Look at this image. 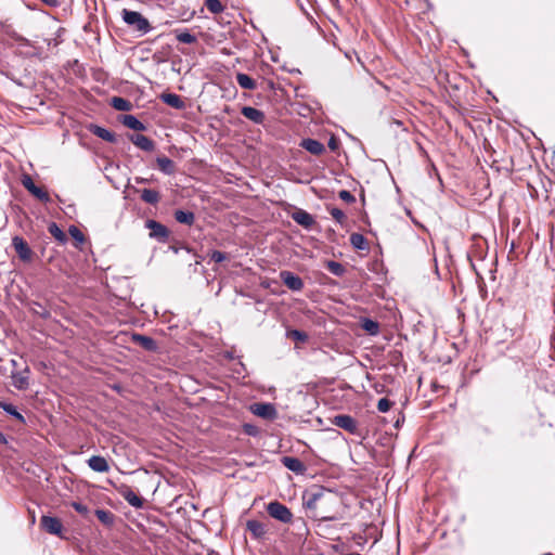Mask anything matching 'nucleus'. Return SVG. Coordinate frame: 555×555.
I'll return each instance as SVG.
<instances>
[{"label": "nucleus", "mask_w": 555, "mask_h": 555, "mask_svg": "<svg viewBox=\"0 0 555 555\" xmlns=\"http://www.w3.org/2000/svg\"><path fill=\"white\" fill-rule=\"evenodd\" d=\"M29 374L30 370L28 366H25L21 371H13L11 374L12 385L17 390H26L29 387Z\"/></svg>", "instance_id": "14"}, {"label": "nucleus", "mask_w": 555, "mask_h": 555, "mask_svg": "<svg viewBox=\"0 0 555 555\" xmlns=\"http://www.w3.org/2000/svg\"><path fill=\"white\" fill-rule=\"evenodd\" d=\"M350 245L353 249L364 251L369 250L370 245L367 238L359 232H353L350 234L349 237Z\"/></svg>", "instance_id": "27"}, {"label": "nucleus", "mask_w": 555, "mask_h": 555, "mask_svg": "<svg viewBox=\"0 0 555 555\" xmlns=\"http://www.w3.org/2000/svg\"><path fill=\"white\" fill-rule=\"evenodd\" d=\"M360 327L370 336H377L380 333L379 323L371 317H362L359 320Z\"/></svg>", "instance_id": "22"}, {"label": "nucleus", "mask_w": 555, "mask_h": 555, "mask_svg": "<svg viewBox=\"0 0 555 555\" xmlns=\"http://www.w3.org/2000/svg\"><path fill=\"white\" fill-rule=\"evenodd\" d=\"M338 197L348 204H353L356 202V196L348 190H340L338 192Z\"/></svg>", "instance_id": "46"}, {"label": "nucleus", "mask_w": 555, "mask_h": 555, "mask_svg": "<svg viewBox=\"0 0 555 555\" xmlns=\"http://www.w3.org/2000/svg\"><path fill=\"white\" fill-rule=\"evenodd\" d=\"M299 146L315 156L322 155L326 151L325 145L314 138L301 139Z\"/></svg>", "instance_id": "17"}, {"label": "nucleus", "mask_w": 555, "mask_h": 555, "mask_svg": "<svg viewBox=\"0 0 555 555\" xmlns=\"http://www.w3.org/2000/svg\"><path fill=\"white\" fill-rule=\"evenodd\" d=\"M22 184L27 191L30 190L34 185H36V183L29 175H24L22 177Z\"/></svg>", "instance_id": "48"}, {"label": "nucleus", "mask_w": 555, "mask_h": 555, "mask_svg": "<svg viewBox=\"0 0 555 555\" xmlns=\"http://www.w3.org/2000/svg\"><path fill=\"white\" fill-rule=\"evenodd\" d=\"M225 358H227V359H230V360H233V359H234V354H233V352H232V351H228V352L225 353Z\"/></svg>", "instance_id": "58"}, {"label": "nucleus", "mask_w": 555, "mask_h": 555, "mask_svg": "<svg viewBox=\"0 0 555 555\" xmlns=\"http://www.w3.org/2000/svg\"><path fill=\"white\" fill-rule=\"evenodd\" d=\"M12 247L17 254L18 258L23 262H31L34 257V251L30 248L27 241L20 235H15L12 237Z\"/></svg>", "instance_id": "8"}, {"label": "nucleus", "mask_w": 555, "mask_h": 555, "mask_svg": "<svg viewBox=\"0 0 555 555\" xmlns=\"http://www.w3.org/2000/svg\"><path fill=\"white\" fill-rule=\"evenodd\" d=\"M281 463L284 467L296 475H305L307 472L306 464L296 456H283L281 457Z\"/></svg>", "instance_id": "15"}, {"label": "nucleus", "mask_w": 555, "mask_h": 555, "mask_svg": "<svg viewBox=\"0 0 555 555\" xmlns=\"http://www.w3.org/2000/svg\"><path fill=\"white\" fill-rule=\"evenodd\" d=\"M43 4H46L47 7H50V8H56L60 5V1L59 0H40Z\"/></svg>", "instance_id": "51"}, {"label": "nucleus", "mask_w": 555, "mask_h": 555, "mask_svg": "<svg viewBox=\"0 0 555 555\" xmlns=\"http://www.w3.org/2000/svg\"><path fill=\"white\" fill-rule=\"evenodd\" d=\"M241 114L256 125H263L266 120L264 112L250 105L242 106Z\"/></svg>", "instance_id": "16"}, {"label": "nucleus", "mask_w": 555, "mask_h": 555, "mask_svg": "<svg viewBox=\"0 0 555 555\" xmlns=\"http://www.w3.org/2000/svg\"><path fill=\"white\" fill-rule=\"evenodd\" d=\"M392 405H393V401H391L390 399H388L386 397H383L377 401V410L380 413H387L391 409Z\"/></svg>", "instance_id": "43"}, {"label": "nucleus", "mask_w": 555, "mask_h": 555, "mask_svg": "<svg viewBox=\"0 0 555 555\" xmlns=\"http://www.w3.org/2000/svg\"><path fill=\"white\" fill-rule=\"evenodd\" d=\"M68 235L73 240V245L77 249H82V246L87 242L86 235L77 228L76 225L72 224L68 227Z\"/></svg>", "instance_id": "28"}, {"label": "nucleus", "mask_w": 555, "mask_h": 555, "mask_svg": "<svg viewBox=\"0 0 555 555\" xmlns=\"http://www.w3.org/2000/svg\"><path fill=\"white\" fill-rule=\"evenodd\" d=\"M134 181L137 184H147V183H150L151 180L147 178H143V177H135Z\"/></svg>", "instance_id": "54"}, {"label": "nucleus", "mask_w": 555, "mask_h": 555, "mask_svg": "<svg viewBox=\"0 0 555 555\" xmlns=\"http://www.w3.org/2000/svg\"><path fill=\"white\" fill-rule=\"evenodd\" d=\"M326 209L337 223L340 225L344 224L346 221V215L340 208L335 206H326Z\"/></svg>", "instance_id": "40"}, {"label": "nucleus", "mask_w": 555, "mask_h": 555, "mask_svg": "<svg viewBox=\"0 0 555 555\" xmlns=\"http://www.w3.org/2000/svg\"><path fill=\"white\" fill-rule=\"evenodd\" d=\"M288 216L300 227L307 231H311L317 224L315 217L307 210L293 206L288 211Z\"/></svg>", "instance_id": "3"}, {"label": "nucleus", "mask_w": 555, "mask_h": 555, "mask_svg": "<svg viewBox=\"0 0 555 555\" xmlns=\"http://www.w3.org/2000/svg\"><path fill=\"white\" fill-rule=\"evenodd\" d=\"M288 339L294 340L297 344H306L309 340V335L299 328L288 327L285 333Z\"/></svg>", "instance_id": "35"}, {"label": "nucleus", "mask_w": 555, "mask_h": 555, "mask_svg": "<svg viewBox=\"0 0 555 555\" xmlns=\"http://www.w3.org/2000/svg\"><path fill=\"white\" fill-rule=\"evenodd\" d=\"M125 335H129V340L145 351L157 352L159 349L157 341L151 336L137 332L125 333Z\"/></svg>", "instance_id": "7"}, {"label": "nucleus", "mask_w": 555, "mask_h": 555, "mask_svg": "<svg viewBox=\"0 0 555 555\" xmlns=\"http://www.w3.org/2000/svg\"><path fill=\"white\" fill-rule=\"evenodd\" d=\"M0 409L10 417L15 420L22 425L26 424V418L16 405L7 400H0Z\"/></svg>", "instance_id": "21"}, {"label": "nucleus", "mask_w": 555, "mask_h": 555, "mask_svg": "<svg viewBox=\"0 0 555 555\" xmlns=\"http://www.w3.org/2000/svg\"><path fill=\"white\" fill-rule=\"evenodd\" d=\"M404 420H405L404 414L402 412H399L398 417L396 418V421L393 423V427L399 429L403 425Z\"/></svg>", "instance_id": "49"}, {"label": "nucleus", "mask_w": 555, "mask_h": 555, "mask_svg": "<svg viewBox=\"0 0 555 555\" xmlns=\"http://www.w3.org/2000/svg\"><path fill=\"white\" fill-rule=\"evenodd\" d=\"M109 105L119 112H130L133 108V104L122 96L111 98Z\"/></svg>", "instance_id": "32"}, {"label": "nucleus", "mask_w": 555, "mask_h": 555, "mask_svg": "<svg viewBox=\"0 0 555 555\" xmlns=\"http://www.w3.org/2000/svg\"><path fill=\"white\" fill-rule=\"evenodd\" d=\"M175 220L184 225H193L195 222V214L189 209H176L173 212Z\"/></svg>", "instance_id": "26"}, {"label": "nucleus", "mask_w": 555, "mask_h": 555, "mask_svg": "<svg viewBox=\"0 0 555 555\" xmlns=\"http://www.w3.org/2000/svg\"><path fill=\"white\" fill-rule=\"evenodd\" d=\"M242 430L249 437H258L260 435V429L251 423H244L242 425Z\"/></svg>", "instance_id": "42"}, {"label": "nucleus", "mask_w": 555, "mask_h": 555, "mask_svg": "<svg viewBox=\"0 0 555 555\" xmlns=\"http://www.w3.org/2000/svg\"><path fill=\"white\" fill-rule=\"evenodd\" d=\"M331 421L333 425L346 430L350 435H358V422L350 414H337Z\"/></svg>", "instance_id": "10"}, {"label": "nucleus", "mask_w": 555, "mask_h": 555, "mask_svg": "<svg viewBox=\"0 0 555 555\" xmlns=\"http://www.w3.org/2000/svg\"><path fill=\"white\" fill-rule=\"evenodd\" d=\"M70 506L80 515L87 516L89 514V508L86 504L79 501L70 502Z\"/></svg>", "instance_id": "45"}, {"label": "nucleus", "mask_w": 555, "mask_h": 555, "mask_svg": "<svg viewBox=\"0 0 555 555\" xmlns=\"http://www.w3.org/2000/svg\"><path fill=\"white\" fill-rule=\"evenodd\" d=\"M229 259V255L224 251L214 249L210 253V260L216 263H221Z\"/></svg>", "instance_id": "44"}, {"label": "nucleus", "mask_w": 555, "mask_h": 555, "mask_svg": "<svg viewBox=\"0 0 555 555\" xmlns=\"http://www.w3.org/2000/svg\"><path fill=\"white\" fill-rule=\"evenodd\" d=\"M133 191L140 193V198L149 205L156 206L160 201V193L157 190L133 188Z\"/></svg>", "instance_id": "23"}, {"label": "nucleus", "mask_w": 555, "mask_h": 555, "mask_svg": "<svg viewBox=\"0 0 555 555\" xmlns=\"http://www.w3.org/2000/svg\"><path fill=\"white\" fill-rule=\"evenodd\" d=\"M266 511L271 518L282 524H291L293 520V513L291 508L278 500L267 503Z\"/></svg>", "instance_id": "2"}, {"label": "nucleus", "mask_w": 555, "mask_h": 555, "mask_svg": "<svg viewBox=\"0 0 555 555\" xmlns=\"http://www.w3.org/2000/svg\"><path fill=\"white\" fill-rule=\"evenodd\" d=\"M480 431L486 436H490L493 433L492 429L487 425L480 426Z\"/></svg>", "instance_id": "53"}, {"label": "nucleus", "mask_w": 555, "mask_h": 555, "mask_svg": "<svg viewBox=\"0 0 555 555\" xmlns=\"http://www.w3.org/2000/svg\"><path fill=\"white\" fill-rule=\"evenodd\" d=\"M323 266L328 272L338 278L344 276L347 272L346 267L343 263L332 259L324 260Z\"/></svg>", "instance_id": "33"}, {"label": "nucleus", "mask_w": 555, "mask_h": 555, "mask_svg": "<svg viewBox=\"0 0 555 555\" xmlns=\"http://www.w3.org/2000/svg\"><path fill=\"white\" fill-rule=\"evenodd\" d=\"M467 259H468V261H469V263H470V268L474 270V272L476 273V275H477L479 279H482V276L480 275V273L477 271V268H476V266H475V263H474V261H473V259H472V257H470V255H469V254L467 255Z\"/></svg>", "instance_id": "52"}, {"label": "nucleus", "mask_w": 555, "mask_h": 555, "mask_svg": "<svg viewBox=\"0 0 555 555\" xmlns=\"http://www.w3.org/2000/svg\"><path fill=\"white\" fill-rule=\"evenodd\" d=\"M237 85L245 90L254 91L257 89V81L245 73H237L235 76Z\"/></svg>", "instance_id": "30"}, {"label": "nucleus", "mask_w": 555, "mask_h": 555, "mask_svg": "<svg viewBox=\"0 0 555 555\" xmlns=\"http://www.w3.org/2000/svg\"><path fill=\"white\" fill-rule=\"evenodd\" d=\"M387 422H388V421H387V418H386V417H382V423H384V424H385V423H387Z\"/></svg>", "instance_id": "64"}, {"label": "nucleus", "mask_w": 555, "mask_h": 555, "mask_svg": "<svg viewBox=\"0 0 555 555\" xmlns=\"http://www.w3.org/2000/svg\"><path fill=\"white\" fill-rule=\"evenodd\" d=\"M117 492L130 506L137 509L144 507L145 500L139 495L130 486L122 483L117 488Z\"/></svg>", "instance_id": "6"}, {"label": "nucleus", "mask_w": 555, "mask_h": 555, "mask_svg": "<svg viewBox=\"0 0 555 555\" xmlns=\"http://www.w3.org/2000/svg\"><path fill=\"white\" fill-rule=\"evenodd\" d=\"M127 139L144 152H153L156 147L154 140L141 133H127Z\"/></svg>", "instance_id": "13"}, {"label": "nucleus", "mask_w": 555, "mask_h": 555, "mask_svg": "<svg viewBox=\"0 0 555 555\" xmlns=\"http://www.w3.org/2000/svg\"><path fill=\"white\" fill-rule=\"evenodd\" d=\"M156 164L159 171H162L166 176H170L175 172V162L165 155L157 156Z\"/></svg>", "instance_id": "29"}, {"label": "nucleus", "mask_w": 555, "mask_h": 555, "mask_svg": "<svg viewBox=\"0 0 555 555\" xmlns=\"http://www.w3.org/2000/svg\"><path fill=\"white\" fill-rule=\"evenodd\" d=\"M9 443L8 436L0 430V444L7 446Z\"/></svg>", "instance_id": "55"}, {"label": "nucleus", "mask_w": 555, "mask_h": 555, "mask_svg": "<svg viewBox=\"0 0 555 555\" xmlns=\"http://www.w3.org/2000/svg\"><path fill=\"white\" fill-rule=\"evenodd\" d=\"M204 4L206 9L212 14H220L225 9L220 0H205Z\"/></svg>", "instance_id": "39"}, {"label": "nucleus", "mask_w": 555, "mask_h": 555, "mask_svg": "<svg viewBox=\"0 0 555 555\" xmlns=\"http://www.w3.org/2000/svg\"><path fill=\"white\" fill-rule=\"evenodd\" d=\"M144 227L150 231L149 236L158 243H166L170 236V230L154 219H147Z\"/></svg>", "instance_id": "4"}, {"label": "nucleus", "mask_w": 555, "mask_h": 555, "mask_svg": "<svg viewBox=\"0 0 555 555\" xmlns=\"http://www.w3.org/2000/svg\"><path fill=\"white\" fill-rule=\"evenodd\" d=\"M280 279L292 292H300L305 286L302 279L297 273L289 270L280 271Z\"/></svg>", "instance_id": "11"}, {"label": "nucleus", "mask_w": 555, "mask_h": 555, "mask_svg": "<svg viewBox=\"0 0 555 555\" xmlns=\"http://www.w3.org/2000/svg\"><path fill=\"white\" fill-rule=\"evenodd\" d=\"M369 270L377 275H386L387 268L382 261L375 260L369 266Z\"/></svg>", "instance_id": "41"}, {"label": "nucleus", "mask_w": 555, "mask_h": 555, "mask_svg": "<svg viewBox=\"0 0 555 555\" xmlns=\"http://www.w3.org/2000/svg\"><path fill=\"white\" fill-rule=\"evenodd\" d=\"M94 515L106 527H112L115 524L116 516L109 509L96 508Z\"/></svg>", "instance_id": "31"}, {"label": "nucleus", "mask_w": 555, "mask_h": 555, "mask_svg": "<svg viewBox=\"0 0 555 555\" xmlns=\"http://www.w3.org/2000/svg\"><path fill=\"white\" fill-rule=\"evenodd\" d=\"M118 120L128 129L133 131H146L147 126L143 121H141L135 115L126 114L119 116Z\"/></svg>", "instance_id": "18"}, {"label": "nucleus", "mask_w": 555, "mask_h": 555, "mask_svg": "<svg viewBox=\"0 0 555 555\" xmlns=\"http://www.w3.org/2000/svg\"><path fill=\"white\" fill-rule=\"evenodd\" d=\"M159 100L172 107V108H176V109H184L185 108V102L184 100L182 99V96H180L179 94L177 93H173V92H168V91H165V92H162L159 94Z\"/></svg>", "instance_id": "19"}, {"label": "nucleus", "mask_w": 555, "mask_h": 555, "mask_svg": "<svg viewBox=\"0 0 555 555\" xmlns=\"http://www.w3.org/2000/svg\"><path fill=\"white\" fill-rule=\"evenodd\" d=\"M28 192L38 201L48 204L51 202V197L46 189L38 186L37 184L34 185Z\"/></svg>", "instance_id": "38"}, {"label": "nucleus", "mask_w": 555, "mask_h": 555, "mask_svg": "<svg viewBox=\"0 0 555 555\" xmlns=\"http://www.w3.org/2000/svg\"><path fill=\"white\" fill-rule=\"evenodd\" d=\"M48 231L61 245H65L67 243V234L59 227L56 222H50L48 225Z\"/></svg>", "instance_id": "36"}, {"label": "nucleus", "mask_w": 555, "mask_h": 555, "mask_svg": "<svg viewBox=\"0 0 555 555\" xmlns=\"http://www.w3.org/2000/svg\"><path fill=\"white\" fill-rule=\"evenodd\" d=\"M83 30H85V31H89V30H90V24H86V25L83 26Z\"/></svg>", "instance_id": "61"}, {"label": "nucleus", "mask_w": 555, "mask_h": 555, "mask_svg": "<svg viewBox=\"0 0 555 555\" xmlns=\"http://www.w3.org/2000/svg\"><path fill=\"white\" fill-rule=\"evenodd\" d=\"M23 2L25 3V5L29 9V10H37V4L36 3H33L28 0H23Z\"/></svg>", "instance_id": "56"}, {"label": "nucleus", "mask_w": 555, "mask_h": 555, "mask_svg": "<svg viewBox=\"0 0 555 555\" xmlns=\"http://www.w3.org/2000/svg\"><path fill=\"white\" fill-rule=\"evenodd\" d=\"M327 146L331 151L335 152L340 147V140L335 135H331L327 142Z\"/></svg>", "instance_id": "47"}, {"label": "nucleus", "mask_w": 555, "mask_h": 555, "mask_svg": "<svg viewBox=\"0 0 555 555\" xmlns=\"http://www.w3.org/2000/svg\"><path fill=\"white\" fill-rule=\"evenodd\" d=\"M121 20L141 35L149 34L153 29L150 21L138 11L122 9Z\"/></svg>", "instance_id": "1"}, {"label": "nucleus", "mask_w": 555, "mask_h": 555, "mask_svg": "<svg viewBox=\"0 0 555 555\" xmlns=\"http://www.w3.org/2000/svg\"><path fill=\"white\" fill-rule=\"evenodd\" d=\"M41 528L49 534L57 538H64V526L62 520L52 515H42L40 519Z\"/></svg>", "instance_id": "5"}, {"label": "nucleus", "mask_w": 555, "mask_h": 555, "mask_svg": "<svg viewBox=\"0 0 555 555\" xmlns=\"http://www.w3.org/2000/svg\"><path fill=\"white\" fill-rule=\"evenodd\" d=\"M109 388L117 393H122L124 391V386L120 383H114L109 385Z\"/></svg>", "instance_id": "50"}, {"label": "nucleus", "mask_w": 555, "mask_h": 555, "mask_svg": "<svg viewBox=\"0 0 555 555\" xmlns=\"http://www.w3.org/2000/svg\"><path fill=\"white\" fill-rule=\"evenodd\" d=\"M182 248H183V249H185L188 253H191V251H192V249H191L189 246H184V247H182Z\"/></svg>", "instance_id": "63"}, {"label": "nucleus", "mask_w": 555, "mask_h": 555, "mask_svg": "<svg viewBox=\"0 0 555 555\" xmlns=\"http://www.w3.org/2000/svg\"><path fill=\"white\" fill-rule=\"evenodd\" d=\"M30 311L34 315H37L42 320H48L51 318V312L39 301L31 302Z\"/></svg>", "instance_id": "37"}, {"label": "nucleus", "mask_w": 555, "mask_h": 555, "mask_svg": "<svg viewBox=\"0 0 555 555\" xmlns=\"http://www.w3.org/2000/svg\"><path fill=\"white\" fill-rule=\"evenodd\" d=\"M176 39L185 44H193L197 42V36L191 33L188 28L176 29L175 31Z\"/></svg>", "instance_id": "34"}, {"label": "nucleus", "mask_w": 555, "mask_h": 555, "mask_svg": "<svg viewBox=\"0 0 555 555\" xmlns=\"http://www.w3.org/2000/svg\"><path fill=\"white\" fill-rule=\"evenodd\" d=\"M86 129L90 133L94 134L95 137L102 139L108 143H118V141H119V139L115 132H113L109 129H107L103 126H100L98 124L90 122L86 126Z\"/></svg>", "instance_id": "12"}, {"label": "nucleus", "mask_w": 555, "mask_h": 555, "mask_svg": "<svg viewBox=\"0 0 555 555\" xmlns=\"http://www.w3.org/2000/svg\"><path fill=\"white\" fill-rule=\"evenodd\" d=\"M88 466L96 473H107L109 470V464L107 460L102 455H92L87 460Z\"/></svg>", "instance_id": "24"}, {"label": "nucleus", "mask_w": 555, "mask_h": 555, "mask_svg": "<svg viewBox=\"0 0 555 555\" xmlns=\"http://www.w3.org/2000/svg\"><path fill=\"white\" fill-rule=\"evenodd\" d=\"M246 530L257 541L263 540L267 534L266 526L257 519H248L246 521Z\"/></svg>", "instance_id": "20"}, {"label": "nucleus", "mask_w": 555, "mask_h": 555, "mask_svg": "<svg viewBox=\"0 0 555 555\" xmlns=\"http://www.w3.org/2000/svg\"><path fill=\"white\" fill-rule=\"evenodd\" d=\"M17 40L22 41L24 44H28L29 43V41L26 38L22 37V36H20L17 38Z\"/></svg>", "instance_id": "59"}, {"label": "nucleus", "mask_w": 555, "mask_h": 555, "mask_svg": "<svg viewBox=\"0 0 555 555\" xmlns=\"http://www.w3.org/2000/svg\"><path fill=\"white\" fill-rule=\"evenodd\" d=\"M325 490L322 486H313L309 491V498L304 502V506L307 509L315 508L317 502L322 499Z\"/></svg>", "instance_id": "25"}, {"label": "nucleus", "mask_w": 555, "mask_h": 555, "mask_svg": "<svg viewBox=\"0 0 555 555\" xmlns=\"http://www.w3.org/2000/svg\"><path fill=\"white\" fill-rule=\"evenodd\" d=\"M170 249L175 253V254H178L179 251V247H176V246H171Z\"/></svg>", "instance_id": "60"}, {"label": "nucleus", "mask_w": 555, "mask_h": 555, "mask_svg": "<svg viewBox=\"0 0 555 555\" xmlns=\"http://www.w3.org/2000/svg\"><path fill=\"white\" fill-rule=\"evenodd\" d=\"M201 261H202V257H198V259L195 260V266L201 264Z\"/></svg>", "instance_id": "62"}, {"label": "nucleus", "mask_w": 555, "mask_h": 555, "mask_svg": "<svg viewBox=\"0 0 555 555\" xmlns=\"http://www.w3.org/2000/svg\"><path fill=\"white\" fill-rule=\"evenodd\" d=\"M250 412L266 421H273L278 411L274 403L271 402H257L250 405Z\"/></svg>", "instance_id": "9"}, {"label": "nucleus", "mask_w": 555, "mask_h": 555, "mask_svg": "<svg viewBox=\"0 0 555 555\" xmlns=\"http://www.w3.org/2000/svg\"><path fill=\"white\" fill-rule=\"evenodd\" d=\"M334 519H336L335 516H326V517H322L321 521L324 522V521H331V520H334Z\"/></svg>", "instance_id": "57"}]
</instances>
